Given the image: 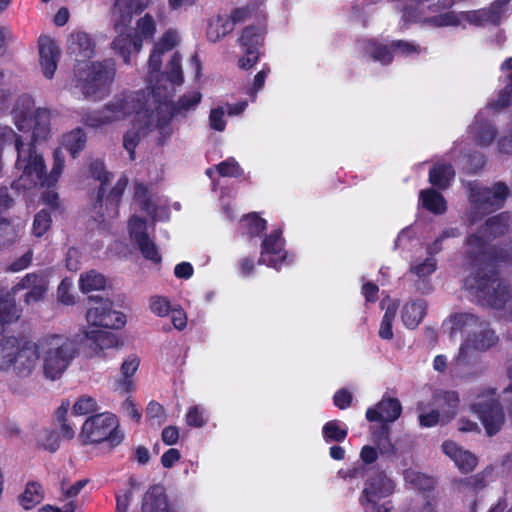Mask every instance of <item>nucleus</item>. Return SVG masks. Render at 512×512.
I'll return each mask as SVG.
<instances>
[{
  "instance_id": "nucleus-1",
  "label": "nucleus",
  "mask_w": 512,
  "mask_h": 512,
  "mask_svg": "<svg viewBox=\"0 0 512 512\" xmlns=\"http://www.w3.org/2000/svg\"><path fill=\"white\" fill-rule=\"evenodd\" d=\"M11 116L20 132L31 133L32 142L24 143L11 127L0 124V144L14 143L17 151L12 188L24 192L38 187H54L63 172L65 157L60 149L55 150L53 166L47 173L44 157L34 147V144L46 141L51 136L50 111L36 107L31 96L21 95L13 105Z\"/></svg>"
},
{
  "instance_id": "nucleus-2",
  "label": "nucleus",
  "mask_w": 512,
  "mask_h": 512,
  "mask_svg": "<svg viewBox=\"0 0 512 512\" xmlns=\"http://www.w3.org/2000/svg\"><path fill=\"white\" fill-rule=\"evenodd\" d=\"M149 86L139 91H123L115 94L101 110L86 113L81 121L91 128H100L133 117L130 129L125 133L123 146L130 158L141 139L158 129L164 137L171 134L170 107L161 96L160 87L148 80Z\"/></svg>"
},
{
  "instance_id": "nucleus-3",
  "label": "nucleus",
  "mask_w": 512,
  "mask_h": 512,
  "mask_svg": "<svg viewBox=\"0 0 512 512\" xmlns=\"http://www.w3.org/2000/svg\"><path fill=\"white\" fill-rule=\"evenodd\" d=\"M67 52L76 62L74 67L75 88L85 97L101 100L108 92L115 76V64L111 60L90 63L95 44L84 31H73L67 39Z\"/></svg>"
},
{
  "instance_id": "nucleus-4",
  "label": "nucleus",
  "mask_w": 512,
  "mask_h": 512,
  "mask_svg": "<svg viewBox=\"0 0 512 512\" xmlns=\"http://www.w3.org/2000/svg\"><path fill=\"white\" fill-rule=\"evenodd\" d=\"M403 10L402 20L405 25L412 22H423L433 27L458 26L462 20L477 26L498 25L505 12L504 8L495 7L462 12L442 10L450 8L454 0H408Z\"/></svg>"
},
{
  "instance_id": "nucleus-5",
  "label": "nucleus",
  "mask_w": 512,
  "mask_h": 512,
  "mask_svg": "<svg viewBox=\"0 0 512 512\" xmlns=\"http://www.w3.org/2000/svg\"><path fill=\"white\" fill-rule=\"evenodd\" d=\"M450 325V335L464 333L465 339L459 348L456 357V365L469 364L472 358L471 350L485 352L494 347L499 338L489 324L471 313H457L452 315L446 322Z\"/></svg>"
},
{
  "instance_id": "nucleus-6",
  "label": "nucleus",
  "mask_w": 512,
  "mask_h": 512,
  "mask_svg": "<svg viewBox=\"0 0 512 512\" xmlns=\"http://www.w3.org/2000/svg\"><path fill=\"white\" fill-rule=\"evenodd\" d=\"M145 7L139 4V0H115L113 17L117 36L112 41L111 47L127 65L132 63L133 56H136L143 47L141 39L132 34L128 27L133 14Z\"/></svg>"
},
{
  "instance_id": "nucleus-7",
  "label": "nucleus",
  "mask_w": 512,
  "mask_h": 512,
  "mask_svg": "<svg viewBox=\"0 0 512 512\" xmlns=\"http://www.w3.org/2000/svg\"><path fill=\"white\" fill-rule=\"evenodd\" d=\"M37 341L44 377L59 379L76 355L74 341L63 334H47Z\"/></svg>"
},
{
  "instance_id": "nucleus-8",
  "label": "nucleus",
  "mask_w": 512,
  "mask_h": 512,
  "mask_svg": "<svg viewBox=\"0 0 512 512\" xmlns=\"http://www.w3.org/2000/svg\"><path fill=\"white\" fill-rule=\"evenodd\" d=\"M183 82V72L181 66V56L178 52H174L171 55L169 63L166 67V76L162 75V78L155 82V86L160 87L162 101L170 107V115H182L186 116L188 113L195 111L202 99V94L199 91H191L181 96L178 101L171 105L169 98L175 91V87L181 85ZM159 99V96L156 95ZM172 116H170V119Z\"/></svg>"
},
{
  "instance_id": "nucleus-9",
  "label": "nucleus",
  "mask_w": 512,
  "mask_h": 512,
  "mask_svg": "<svg viewBox=\"0 0 512 512\" xmlns=\"http://www.w3.org/2000/svg\"><path fill=\"white\" fill-rule=\"evenodd\" d=\"M91 177L100 182V189L98 193V201L93 206V213L95 220L100 223H105L118 216V203L127 186L128 179L121 176L111 192L106 196L108 173L105 171L104 165L101 161H95L90 165L89 169Z\"/></svg>"
},
{
  "instance_id": "nucleus-10",
  "label": "nucleus",
  "mask_w": 512,
  "mask_h": 512,
  "mask_svg": "<svg viewBox=\"0 0 512 512\" xmlns=\"http://www.w3.org/2000/svg\"><path fill=\"white\" fill-rule=\"evenodd\" d=\"M469 190L470 209L467 218L471 226L484 215L499 209L508 195V187L503 183H496L492 187L471 183Z\"/></svg>"
},
{
  "instance_id": "nucleus-11",
  "label": "nucleus",
  "mask_w": 512,
  "mask_h": 512,
  "mask_svg": "<svg viewBox=\"0 0 512 512\" xmlns=\"http://www.w3.org/2000/svg\"><path fill=\"white\" fill-rule=\"evenodd\" d=\"M80 437L85 443L108 442L111 447H116L124 440V433L119 428L116 415L104 412L86 419Z\"/></svg>"
},
{
  "instance_id": "nucleus-12",
  "label": "nucleus",
  "mask_w": 512,
  "mask_h": 512,
  "mask_svg": "<svg viewBox=\"0 0 512 512\" xmlns=\"http://www.w3.org/2000/svg\"><path fill=\"white\" fill-rule=\"evenodd\" d=\"M86 312L87 329H121L126 324V316L112 307L108 298L90 297Z\"/></svg>"
},
{
  "instance_id": "nucleus-13",
  "label": "nucleus",
  "mask_w": 512,
  "mask_h": 512,
  "mask_svg": "<svg viewBox=\"0 0 512 512\" xmlns=\"http://www.w3.org/2000/svg\"><path fill=\"white\" fill-rule=\"evenodd\" d=\"M495 394V390L486 389L479 393L470 405L490 436L496 434L504 423V413L500 403L495 399Z\"/></svg>"
},
{
  "instance_id": "nucleus-14",
  "label": "nucleus",
  "mask_w": 512,
  "mask_h": 512,
  "mask_svg": "<svg viewBox=\"0 0 512 512\" xmlns=\"http://www.w3.org/2000/svg\"><path fill=\"white\" fill-rule=\"evenodd\" d=\"M265 34L266 25L264 22L248 25L241 31L237 39V43L244 53L238 60L240 68L248 70L258 62L259 49L263 45Z\"/></svg>"
},
{
  "instance_id": "nucleus-15",
  "label": "nucleus",
  "mask_w": 512,
  "mask_h": 512,
  "mask_svg": "<svg viewBox=\"0 0 512 512\" xmlns=\"http://www.w3.org/2000/svg\"><path fill=\"white\" fill-rule=\"evenodd\" d=\"M292 259L285 249V240L280 230H274L266 235L262 241L259 264L275 270L290 265Z\"/></svg>"
},
{
  "instance_id": "nucleus-16",
  "label": "nucleus",
  "mask_w": 512,
  "mask_h": 512,
  "mask_svg": "<svg viewBox=\"0 0 512 512\" xmlns=\"http://www.w3.org/2000/svg\"><path fill=\"white\" fill-rule=\"evenodd\" d=\"M395 482L383 472L368 476L359 497L362 507L378 504L382 498L389 497L395 491Z\"/></svg>"
},
{
  "instance_id": "nucleus-17",
  "label": "nucleus",
  "mask_w": 512,
  "mask_h": 512,
  "mask_svg": "<svg viewBox=\"0 0 512 512\" xmlns=\"http://www.w3.org/2000/svg\"><path fill=\"white\" fill-rule=\"evenodd\" d=\"M180 42V35L177 30L168 29L154 44L153 51L151 52L148 59V73L147 78L150 82H156L162 78V75L166 76V71L160 73L162 66V56L172 51Z\"/></svg>"
},
{
  "instance_id": "nucleus-18",
  "label": "nucleus",
  "mask_w": 512,
  "mask_h": 512,
  "mask_svg": "<svg viewBox=\"0 0 512 512\" xmlns=\"http://www.w3.org/2000/svg\"><path fill=\"white\" fill-rule=\"evenodd\" d=\"M49 288V281L44 273H28L11 289L14 296L21 290H27L24 302L32 305L43 300Z\"/></svg>"
},
{
  "instance_id": "nucleus-19",
  "label": "nucleus",
  "mask_w": 512,
  "mask_h": 512,
  "mask_svg": "<svg viewBox=\"0 0 512 512\" xmlns=\"http://www.w3.org/2000/svg\"><path fill=\"white\" fill-rule=\"evenodd\" d=\"M12 372L21 378L30 376L38 367L40 354L38 341H26L18 343L17 353L14 358Z\"/></svg>"
},
{
  "instance_id": "nucleus-20",
  "label": "nucleus",
  "mask_w": 512,
  "mask_h": 512,
  "mask_svg": "<svg viewBox=\"0 0 512 512\" xmlns=\"http://www.w3.org/2000/svg\"><path fill=\"white\" fill-rule=\"evenodd\" d=\"M130 239L137 245L142 255L153 262L161 260L155 244L150 240L147 233L146 222L138 216H132L128 223Z\"/></svg>"
},
{
  "instance_id": "nucleus-21",
  "label": "nucleus",
  "mask_w": 512,
  "mask_h": 512,
  "mask_svg": "<svg viewBox=\"0 0 512 512\" xmlns=\"http://www.w3.org/2000/svg\"><path fill=\"white\" fill-rule=\"evenodd\" d=\"M39 63L44 76L51 79L57 69L60 49L53 39L40 36L38 40Z\"/></svg>"
},
{
  "instance_id": "nucleus-22",
  "label": "nucleus",
  "mask_w": 512,
  "mask_h": 512,
  "mask_svg": "<svg viewBox=\"0 0 512 512\" xmlns=\"http://www.w3.org/2000/svg\"><path fill=\"white\" fill-rule=\"evenodd\" d=\"M402 412L398 399L383 396L375 406L366 411V419L370 422L381 421L384 424L396 421Z\"/></svg>"
},
{
  "instance_id": "nucleus-23",
  "label": "nucleus",
  "mask_w": 512,
  "mask_h": 512,
  "mask_svg": "<svg viewBox=\"0 0 512 512\" xmlns=\"http://www.w3.org/2000/svg\"><path fill=\"white\" fill-rule=\"evenodd\" d=\"M434 255L428 254L423 260L416 259L410 265V272L414 274L418 280L415 281V287L421 293H429L432 286L428 277H430L437 268V261Z\"/></svg>"
},
{
  "instance_id": "nucleus-24",
  "label": "nucleus",
  "mask_w": 512,
  "mask_h": 512,
  "mask_svg": "<svg viewBox=\"0 0 512 512\" xmlns=\"http://www.w3.org/2000/svg\"><path fill=\"white\" fill-rule=\"evenodd\" d=\"M442 450L461 472L468 473L476 467V456L470 451L458 446L455 442L445 441L442 444Z\"/></svg>"
},
{
  "instance_id": "nucleus-25",
  "label": "nucleus",
  "mask_w": 512,
  "mask_h": 512,
  "mask_svg": "<svg viewBox=\"0 0 512 512\" xmlns=\"http://www.w3.org/2000/svg\"><path fill=\"white\" fill-rule=\"evenodd\" d=\"M135 204L139 206L141 211L146 212L155 220L168 219V210L166 206L156 203V201L148 195L147 188L140 183L135 185Z\"/></svg>"
},
{
  "instance_id": "nucleus-26",
  "label": "nucleus",
  "mask_w": 512,
  "mask_h": 512,
  "mask_svg": "<svg viewBox=\"0 0 512 512\" xmlns=\"http://www.w3.org/2000/svg\"><path fill=\"white\" fill-rule=\"evenodd\" d=\"M431 406L440 411L442 424L454 418L459 406V397L454 391H436Z\"/></svg>"
},
{
  "instance_id": "nucleus-27",
  "label": "nucleus",
  "mask_w": 512,
  "mask_h": 512,
  "mask_svg": "<svg viewBox=\"0 0 512 512\" xmlns=\"http://www.w3.org/2000/svg\"><path fill=\"white\" fill-rule=\"evenodd\" d=\"M359 46L365 56L382 65H388L393 60L394 52L391 43L385 44L376 39H367L361 41Z\"/></svg>"
},
{
  "instance_id": "nucleus-28",
  "label": "nucleus",
  "mask_w": 512,
  "mask_h": 512,
  "mask_svg": "<svg viewBox=\"0 0 512 512\" xmlns=\"http://www.w3.org/2000/svg\"><path fill=\"white\" fill-rule=\"evenodd\" d=\"M469 133L479 146L487 147L494 141L496 129L480 113L475 117L473 124L470 126Z\"/></svg>"
},
{
  "instance_id": "nucleus-29",
  "label": "nucleus",
  "mask_w": 512,
  "mask_h": 512,
  "mask_svg": "<svg viewBox=\"0 0 512 512\" xmlns=\"http://www.w3.org/2000/svg\"><path fill=\"white\" fill-rule=\"evenodd\" d=\"M425 313L426 302L424 300H411L403 305L401 309V319L407 328L414 329L423 320Z\"/></svg>"
},
{
  "instance_id": "nucleus-30",
  "label": "nucleus",
  "mask_w": 512,
  "mask_h": 512,
  "mask_svg": "<svg viewBox=\"0 0 512 512\" xmlns=\"http://www.w3.org/2000/svg\"><path fill=\"white\" fill-rule=\"evenodd\" d=\"M233 30V22L228 15H216L210 18L206 30L210 42H218Z\"/></svg>"
},
{
  "instance_id": "nucleus-31",
  "label": "nucleus",
  "mask_w": 512,
  "mask_h": 512,
  "mask_svg": "<svg viewBox=\"0 0 512 512\" xmlns=\"http://www.w3.org/2000/svg\"><path fill=\"white\" fill-rule=\"evenodd\" d=\"M142 509L144 512H170L161 486H153L146 492Z\"/></svg>"
},
{
  "instance_id": "nucleus-32",
  "label": "nucleus",
  "mask_w": 512,
  "mask_h": 512,
  "mask_svg": "<svg viewBox=\"0 0 512 512\" xmlns=\"http://www.w3.org/2000/svg\"><path fill=\"white\" fill-rule=\"evenodd\" d=\"M509 104H512V74L509 76V82L504 91L493 105L496 109H502ZM498 149L501 153H512V135L501 137L498 140Z\"/></svg>"
},
{
  "instance_id": "nucleus-33",
  "label": "nucleus",
  "mask_w": 512,
  "mask_h": 512,
  "mask_svg": "<svg viewBox=\"0 0 512 512\" xmlns=\"http://www.w3.org/2000/svg\"><path fill=\"white\" fill-rule=\"evenodd\" d=\"M44 499V490L37 482L26 484L24 491L18 496V503L24 510H31Z\"/></svg>"
},
{
  "instance_id": "nucleus-34",
  "label": "nucleus",
  "mask_w": 512,
  "mask_h": 512,
  "mask_svg": "<svg viewBox=\"0 0 512 512\" xmlns=\"http://www.w3.org/2000/svg\"><path fill=\"white\" fill-rule=\"evenodd\" d=\"M454 169L450 164L437 163L430 170L429 181L439 189H446L454 179Z\"/></svg>"
},
{
  "instance_id": "nucleus-35",
  "label": "nucleus",
  "mask_w": 512,
  "mask_h": 512,
  "mask_svg": "<svg viewBox=\"0 0 512 512\" xmlns=\"http://www.w3.org/2000/svg\"><path fill=\"white\" fill-rule=\"evenodd\" d=\"M419 201L425 209L434 214H443L447 209L444 197L433 189L422 190Z\"/></svg>"
},
{
  "instance_id": "nucleus-36",
  "label": "nucleus",
  "mask_w": 512,
  "mask_h": 512,
  "mask_svg": "<svg viewBox=\"0 0 512 512\" xmlns=\"http://www.w3.org/2000/svg\"><path fill=\"white\" fill-rule=\"evenodd\" d=\"M19 341L14 337L0 339V370L11 371Z\"/></svg>"
},
{
  "instance_id": "nucleus-37",
  "label": "nucleus",
  "mask_w": 512,
  "mask_h": 512,
  "mask_svg": "<svg viewBox=\"0 0 512 512\" xmlns=\"http://www.w3.org/2000/svg\"><path fill=\"white\" fill-rule=\"evenodd\" d=\"M20 317L15 299L10 293L0 291V322L11 323Z\"/></svg>"
},
{
  "instance_id": "nucleus-38",
  "label": "nucleus",
  "mask_w": 512,
  "mask_h": 512,
  "mask_svg": "<svg viewBox=\"0 0 512 512\" xmlns=\"http://www.w3.org/2000/svg\"><path fill=\"white\" fill-rule=\"evenodd\" d=\"M106 286L105 277L95 271L90 270L80 275L79 288L82 293H89L92 291H99L104 289Z\"/></svg>"
},
{
  "instance_id": "nucleus-39",
  "label": "nucleus",
  "mask_w": 512,
  "mask_h": 512,
  "mask_svg": "<svg viewBox=\"0 0 512 512\" xmlns=\"http://www.w3.org/2000/svg\"><path fill=\"white\" fill-rule=\"evenodd\" d=\"M403 476L406 484L410 485L411 488L422 491H430L434 488V479L430 476L420 473L415 469L409 468L404 470Z\"/></svg>"
},
{
  "instance_id": "nucleus-40",
  "label": "nucleus",
  "mask_w": 512,
  "mask_h": 512,
  "mask_svg": "<svg viewBox=\"0 0 512 512\" xmlns=\"http://www.w3.org/2000/svg\"><path fill=\"white\" fill-rule=\"evenodd\" d=\"M86 140L85 132L80 128H76L63 135L62 146L75 157L85 147Z\"/></svg>"
},
{
  "instance_id": "nucleus-41",
  "label": "nucleus",
  "mask_w": 512,
  "mask_h": 512,
  "mask_svg": "<svg viewBox=\"0 0 512 512\" xmlns=\"http://www.w3.org/2000/svg\"><path fill=\"white\" fill-rule=\"evenodd\" d=\"M84 333L87 340H90L95 344V348H98L99 350L117 345V338L111 332L104 331L102 329H86Z\"/></svg>"
},
{
  "instance_id": "nucleus-42",
  "label": "nucleus",
  "mask_w": 512,
  "mask_h": 512,
  "mask_svg": "<svg viewBox=\"0 0 512 512\" xmlns=\"http://www.w3.org/2000/svg\"><path fill=\"white\" fill-rule=\"evenodd\" d=\"M385 305L386 301L383 300L382 307L386 310L381 321L378 334L382 339L390 340L393 338L392 324L396 315L397 304L389 300L387 306Z\"/></svg>"
},
{
  "instance_id": "nucleus-43",
  "label": "nucleus",
  "mask_w": 512,
  "mask_h": 512,
  "mask_svg": "<svg viewBox=\"0 0 512 512\" xmlns=\"http://www.w3.org/2000/svg\"><path fill=\"white\" fill-rule=\"evenodd\" d=\"M139 367V359L136 356H129L121 366V373L123 379L117 381V389L122 392H128L132 389L131 376L137 371Z\"/></svg>"
},
{
  "instance_id": "nucleus-44",
  "label": "nucleus",
  "mask_w": 512,
  "mask_h": 512,
  "mask_svg": "<svg viewBox=\"0 0 512 512\" xmlns=\"http://www.w3.org/2000/svg\"><path fill=\"white\" fill-rule=\"evenodd\" d=\"M348 434V427L346 424L338 421H328L322 429V435L326 442H342Z\"/></svg>"
},
{
  "instance_id": "nucleus-45",
  "label": "nucleus",
  "mask_w": 512,
  "mask_h": 512,
  "mask_svg": "<svg viewBox=\"0 0 512 512\" xmlns=\"http://www.w3.org/2000/svg\"><path fill=\"white\" fill-rule=\"evenodd\" d=\"M372 440L377 445L381 454L392 455L395 453L394 445L389 438V427L383 424L379 430L372 432Z\"/></svg>"
},
{
  "instance_id": "nucleus-46",
  "label": "nucleus",
  "mask_w": 512,
  "mask_h": 512,
  "mask_svg": "<svg viewBox=\"0 0 512 512\" xmlns=\"http://www.w3.org/2000/svg\"><path fill=\"white\" fill-rule=\"evenodd\" d=\"M156 32V23L154 18L150 14H145L143 17L139 18L136 22V32L135 36L141 39L143 43L144 40L153 38Z\"/></svg>"
},
{
  "instance_id": "nucleus-47",
  "label": "nucleus",
  "mask_w": 512,
  "mask_h": 512,
  "mask_svg": "<svg viewBox=\"0 0 512 512\" xmlns=\"http://www.w3.org/2000/svg\"><path fill=\"white\" fill-rule=\"evenodd\" d=\"M391 48L393 49L394 55L403 57L417 56L423 51V48L419 44L407 40L392 41Z\"/></svg>"
},
{
  "instance_id": "nucleus-48",
  "label": "nucleus",
  "mask_w": 512,
  "mask_h": 512,
  "mask_svg": "<svg viewBox=\"0 0 512 512\" xmlns=\"http://www.w3.org/2000/svg\"><path fill=\"white\" fill-rule=\"evenodd\" d=\"M241 222L244 232L250 237L258 236L266 228V221L255 213L247 215Z\"/></svg>"
},
{
  "instance_id": "nucleus-49",
  "label": "nucleus",
  "mask_w": 512,
  "mask_h": 512,
  "mask_svg": "<svg viewBox=\"0 0 512 512\" xmlns=\"http://www.w3.org/2000/svg\"><path fill=\"white\" fill-rule=\"evenodd\" d=\"M52 223L51 214L47 209L40 210L34 217L32 232L36 237L43 236L50 228Z\"/></svg>"
},
{
  "instance_id": "nucleus-50",
  "label": "nucleus",
  "mask_w": 512,
  "mask_h": 512,
  "mask_svg": "<svg viewBox=\"0 0 512 512\" xmlns=\"http://www.w3.org/2000/svg\"><path fill=\"white\" fill-rule=\"evenodd\" d=\"M461 234L460 230L455 227H449L444 229L441 234L435 239L433 243H430L426 247L427 254L435 255L439 253L443 248V241L448 238H456Z\"/></svg>"
},
{
  "instance_id": "nucleus-51",
  "label": "nucleus",
  "mask_w": 512,
  "mask_h": 512,
  "mask_svg": "<svg viewBox=\"0 0 512 512\" xmlns=\"http://www.w3.org/2000/svg\"><path fill=\"white\" fill-rule=\"evenodd\" d=\"M149 309L153 314L159 317H165L173 308L167 297L154 295L149 299Z\"/></svg>"
},
{
  "instance_id": "nucleus-52",
  "label": "nucleus",
  "mask_w": 512,
  "mask_h": 512,
  "mask_svg": "<svg viewBox=\"0 0 512 512\" xmlns=\"http://www.w3.org/2000/svg\"><path fill=\"white\" fill-rule=\"evenodd\" d=\"M419 422L423 427H432L438 423H442V416L439 410H436L433 406L427 411L423 404L418 406Z\"/></svg>"
},
{
  "instance_id": "nucleus-53",
  "label": "nucleus",
  "mask_w": 512,
  "mask_h": 512,
  "mask_svg": "<svg viewBox=\"0 0 512 512\" xmlns=\"http://www.w3.org/2000/svg\"><path fill=\"white\" fill-rule=\"evenodd\" d=\"M73 281L64 278L57 288V300L59 303L70 306L75 304V295L72 293Z\"/></svg>"
},
{
  "instance_id": "nucleus-54",
  "label": "nucleus",
  "mask_w": 512,
  "mask_h": 512,
  "mask_svg": "<svg viewBox=\"0 0 512 512\" xmlns=\"http://www.w3.org/2000/svg\"><path fill=\"white\" fill-rule=\"evenodd\" d=\"M37 443L45 450L55 452L59 448V438L55 431L43 429L39 432Z\"/></svg>"
},
{
  "instance_id": "nucleus-55",
  "label": "nucleus",
  "mask_w": 512,
  "mask_h": 512,
  "mask_svg": "<svg viewBox=\"0 0 512 512\" xmlns=\"http://www.w3.org/2000/svg\"><path fill=\"white\" fill-rule=\"evenodd\" d=\"M98 410L96 400L88 395H83L73 405V412L76 415H86Z\"/></svg>"
},
{
  "instance_id": "nucleus-56",
  "label": "nucleus",
  "mask_w": 512,
  "mask_h": 512,
  "mask_svg": "<svg viewBox=\"0 0 512 512\" xmlns=\"http://www.w3.org/2000/svg\"><path fill=\"white\" fill-rule=\"evenodd\" d=\"M216 170L223 177H240L243 173L238 162L233 158H228L227 160L219 163L216 166Z\"/></svg>"
},
{
  "instance_id": "nucleus-57",
  "label": "nucleus",
  "mask_w": 512,
  "mask_h": 512,
  "mask_svg": "<svg viewBox=\"0 0 512 512\" xmlns=\"http://www.w3.org/2000/svg\"><path fill=\"white\" fill-rule=\"evenodd\" d=\"M225 109L222 106L211 109L209 114V126L211 129L222 132L226 127Z\"/></svg>"
},
{
  "instance_id": "nucleus-58",
  "label": "nucleus",
  "mask_w": 512,
  "mask_h": 512,
  "mask_svg": "<svg viewBox=\"0 0 512 512\" xmlns=\"http://www.w3.org/2000/svg\"><path fill=\"white\" fill-rule=\"evenodd\" d=\"M205 410L200 406L190 407L186 414V423L191 427H202L206 424Z\"/></svg>"
},
{
  "instance_id": "nucleus-59",
  "label": "nucleus",
  "mask_w": 512,
  "mask_h": 512,
  "mask_svg": "<svg viewBox=\"0 0 512 512\" xmlns=\"http://www.w3.org/2000/svg\"><path fill=\"white\" fill-rule=\"evenodd\" d=\"M69 405H61L57 411V418L61 424L62 435L67 439H72L75 435L74 428L67 422L66 414L68 412Z\"/></svg>"
},
{
  "instance_id": "nucleus-60",
  "label": "nucleus",
  "mask_w": 512,
  "mask_h": 512,
  "mask_svg": "<svg viewBox=\"0 0 512 512\" xmlns=\"http://www.w3.org/2000/svg\"><path fill=\"white\" fill-rule=\"evenodd\" d=\"M270 73V68L264 66L261 71H259L253 80L252 87L249 90V95L255 98L256 94L263 88L265 80Z\"/></svg>"
},
{
  "instance_id": "nucleus-61",
  "label": "nucleus",
  "mask_w": 512,
  "mask_h": 512,
  "mask_svg": "<svg viewBox=\"0 0 512 512\" xmlns=\"http://www.w3.org/2000/svg\"><path fill=\"white\" fill-rule=\"evenodd\" d=\"M171 321L177 330H183L187 325V315L186 312L180 308L175 307L171 310Z\"/></svg>"
},
{
  "instance_id": "nucleus-62",
  "label": "nucleus",
  "mask_w": 512,
  "mask_h": 512,
  "mask_svg": "<svg viewBox=\"0 0 512 512\" xmlns=\"http://www.w3.org/2000/svg\"><path fill=\"white\" fill-rule=\"evenodd\" d=\"M334 405L339 409H345L349 407L352 401L351 393L346 389L337 391L333 397Z\"/></svg>"
},
{
  "instance_id": "nucleus-63",
  "label": "nucleus",
  "mask_w": 512,
  "mask_h": 512,
  "mask_svg": "<svg viewBox=\"0 0 512 512\" xmlns=\"http://www.w3.org/2000/svg\"><path fill=\"white\" fill-rule=\"evenodd\" d=\"M122 412L132 420L138 422L141 419V413L139 412L136 404L129 398H127L121 406Z\"/></svg>"
},
{
  "instance_id": "nucleus-64",
  "label": "nucleus",
  "mask_w": 512,
  "mask_h": 512,
  "mask_svg": "<svg viewBox=\"0 0 512 512\" xmlns=\"http://www.w3.org/2000/svg\"><path fill=\"white\" fill-rule=\"evenodd\" d=\"M507 374L509 378V385L503 390V401L508 402V414L512 419V364L508 366Z\"/></svg>"
}]
</instances>
